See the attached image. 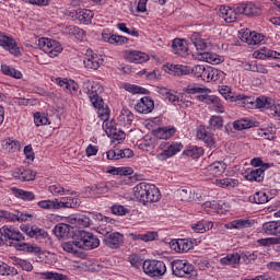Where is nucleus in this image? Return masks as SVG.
Wrapping results in <instances>:
<instances>
[{
	"mask_svg": "<svg viewBox=\"0 0 280 280\" xmlns=\"http://www.w3.org/2000/svg\"><path fill=\"white\" fill-rule=\"evenodd\" d=\"M72 221V224L79 229H86L88 226H91V218L86 217L85 214H79L73 218Z\"/></svg>",
	"mask_w": 280,
	"mask_h": 280,
	"instance_id": "39",
	"label": "nucleus"
},
{
	"mask_svg": "<svg viewBox=\"0 0 280 280\" xmlns=\"http://www.w3.org/2000/svg\"><path fill=\"white\" fill-rule=\"evenodd\" d=\"M61 248L66 253H71L72 255H78V253H80V250H82L80 241L78 240V233L74 234L72 241L62 243Z\"/></svg>",
	"mask_w": 280,
	"mask_h": 280,
	"instance_id": "20",
	"label": "nucleus"
},
{
	"mask_svg": "<svg viewBox=\"0 0 280 280\" xmlns=\"http://www.w3.org/2000/svg\"><path fill=\"white\" fill-rule=\"evenodd\" d=\"M197 138L200 139L202 142H205L208 148H213L214 145L213 136L207 132V129H205V127L198 128Z\"/></svg>",
	"mask_w": 280,
	"mask_h": 280,
	"instance_id": "28",
	"label": "nucleus"
},
{
	"mask_svg": "<svg viewBox=\"0 0 280 280\" xmlns=\"http://www.w3.org/2000/svg\"><path fill=\"white\" fill-rule=\"evenodd\" d=\"M261 10L253 2H242L236 4V14L244 16H258Z\"/></svg>",
	"mask_w": 280,
	"mask_h": 280,
	"instance_id": "11",
	"label": "nucleus"
},
{
	"mask_svg": "<svg viewBox=\"0 0 280 280\" xmlns=\"http://www.w3.org/2000/svg\"><path fill=\"white\" fill-rule=\"evenodd\" d=\"M12 194L15 196V198H21V200L32 201L35 200L36 195L32 191L23 190L16 187L11 188Z\"/></svg>",
	"mask_w": 280,
	"mask_h": 280,
	"instance_id": "31",
	"label": "nucleus"
},
{
	"mask_svg": "<svg viewBox=\"0 0 280 280\" xmlns=\"http://www.w3.org/2000/svg\"><path fill=\"white\" fill-rule=\"evenodd\" d=\"M272 164L270 163H265L261 165V167L259 168H255V170H252L246 176V180H249V182H255V183H262L264 182V173L266 172V170H269V167L271 166Z\"/></svg>",
	"mask_w": 280,
	"mask_h": 280,
	"instance_id": "15",
	"label": "nucleus"
},
{
	"mask_svg": "<svg viewBox=\"0 0 280 280\" xmlns=\"http://www.w3.org/2000/svg\"><path fill=\"white\" fill-rule=\"evenodd\" d=\"M37 205L40 209H47L48 211H51V209H59L58 199L38 201Z\"/></svg>",
	"mask_w": 280,
	"mask_h": 280,
	"instance_id": "54",
	"label": "nucleus"
},
{
	"mask_svg": "<svg viewBox=\"0 0 280 280\" xmlns=\"http://www.w3.org/2000/svg\"><path fill=\"white\" fill-rule=\"evenodd\" d=\"M237 15L240 13H236V7L232 9L231 7H220L219 9V16L225 21V23H234V21H237Z\"/></svg>",
	"mask_w": 280,
	"mask_h": 280,
	"instance_id": "18",
	"label": "nucleus"
},
{
	"mask_svg": "<svg viewBox=\"0 0 280 280\" xmlns=\"http://www.w3.org/2000/svg\"><path fill=\"white\" fill-rule=\"evenodd\" d=\"M202 154L203 150L200 147H192L186 151V155L191 156L192 159H199V156H202Z\"/></svg>",
	"mask_w": 280,
	"mask_h": 280,
	"instance_id": "61",
	"label": "nucleus"
},
{
	"mask_svg": "<svg viewBox=\"0 0 280 280\" xmlns=\"http://www.w3.org/2000/svg\"><path fill=\"white\" fill-rule=\"evenodd\" d=\"M235 102H242V105L244 107L250 105V106H255V98L250 97V96H246L244 94H238L235 96Z\"/></svg>",
	"mask_w": 280,
	"mask_h": 280,
	"instance_id": "55",
	"label": "nucleus"
},
{
	"mask_svg": "<svg viewBox=\"0 0 280 280\" xmlns=\"http://www.w3.org/2000/svg\"><path fill=\"white\" fill-rule=\"evenodd\" d=\"M253 221L249 219H237L228 224V229H250Z\"/></svg>",
	"mask_w": 280,
	"mask_h": 280,
	"instance_id": "34",
	"label": "nucleus"
},
{
	"mask_svg": "<svg viewBox=\"0 0 280 280\" xmlns=\"http://www.w3.org/2000/svg\"><path fill=\"white\" fill-rule=\"evenodd\" d=\"M133 196L139 202H159L161 200V190L154 184L141 182L133 187Z\"/></svg>",
	"mask_w": 280,
	"mask_h": 280,
	"instance_id": "2",
	"label": "nucleus"
},
{
	"mask_svg": "<svg viewBox=\"0 0 280 280\" xmlns=\"http://www.w3.org/2000/svg\"><path fill=\"white\" fill-rule=\"evenodd\" d=\"M70 34H73L75 36L77 40H84L86 38V33L84 30L78 27V26H71L70 27Z\"/></svg>",
	"mask_w": 280,
	"mask_h": 280,
	"instance_id": "56",
	"label": "nucleus"
},
{
	"mask_svg": "<svg viewBox=\"0 0 280 280\" xmlns=\"http://www.w3.org/2000/svg\"><path fill=\"white\" fill-rule=\"evenodd\" d=\"M172 247L177 253H187L191 250V243L187 240H178L176 243H173Z\"/></svg>",
	"mask_w": 280,
	"mask_h": 280,
	"instance_id": "37",
	"label": "nucleus"
},
{
	"mask_svg": "<svg viewBox=\"0 0 280 280\" xmlns=\"http://www.w3.org/2000/svg\"><path fill=\"white\" fill-rule=\"evenodd\" d=\"M0 275H2V277L4 276L16 277V275H19V270L14 267H10L8 264L3 261H0Z\"/></svg>",
	"mask_w": 280,
	"mask_h": 280,
	"instance_id": "48",
	"label": "nucleus"
},
{
	"mask_svg": "<svg viewBox=\"0 0 280 280\" xmlns=\"http://www.w3.org/2000/svg\"><path fill=\"white\" fill-rule=\"evenodd\" d=\"M42 279L45 280H66L67 276L54 271H45L40 273Z\"/></svg>",
	"mask_w": 280,
	"mask_h": 280,
	"instance_id": "52",
	"label": "nucleus"
},
{
	"mask_svg": "<svg viewBox=\"0 0 280 280\" xmlns=\"http://www.w3.org/2000/svg\"><path fill=\"white\" fill-rule=\"evenodd\" d=\"M34 121L35 126H47V124H49V118H47V115L45 114L35 113Z\"/></svg>",
	"mask_w": 280,
	"mask_h": 280,
	"instance_id": "57",
	"label": "nucleus"
},
{
	"mask_svg": "<svg viewBox=\"0 0 280 280\" xmlns=\"http://www.w3.org/2000/svg\"><path fill=\"white\" fill-rule=\"evenodd\" d=\"M177 197L179 198V200H182L183 202H189V200H191V189L190 188H180L177 189L176 191Z\"/></svg>",
	"mask_w": 280,
	"mask_h": 280,
	"instance_id": "53",
	"label": "nucleus"
},
{
	"mask_svg": "<svg viewBox=\"0 0 280 280\" xmlns=\"http://www.w3.org/2000/svg\"><path fill=\"white\" fill-rule=\"evenodd\" d=\"M0 47H3V49L10 51L12 56H21V47H19L16 40H14V38L8 37L7 35H3L2 33H0Z\"/></svg>",
	"mask_w": 280,
	"mask_h": 280,
	"instance_id": "10",
	"label": "nucleus"
},
{
	"mask_svg": "<svg viewBox=\"0 0 280 280\" xmlns=\"http://www.w3.org/2000/svg\"><path fill=\"white\" fill-rule=\"evenodd\" d=\"M242 259V255L234 253L230 254L226 257L221 258V264L223 266H235L240 264V260Z\"/></svg>",
	"mask_w": 280,
	"mask_h": 280,
	"instance_id": "41",
	"label": "nucleus"
},
{
	"mask_svg": "<svg viewBox=\"0 0 280 280\" xmlns=\"http://www.w3.org/2000/svg\"><path fill=\"white\" fill-rule=\"evenodd\" d=\"M48 190L50 191V194H52V196H65V194L69 191L65 189V187L60 186V184L49 186Z\"/></svg>",
	"mask_w": 280,
	"mask_h": 280,
	"instance_id": "58",
	"label": "nucleus"
},
{
	"mask_svg": "<svg viewBox=\"0 0 280 280\" xmlns=\"http://www.w3.org/2000/svg\"><path fill=\"white\" fill-rule=\"evenodd\" d=\"M172 49L177 56H187V51H189L187 40L180 38H175L173 40Z\"/></svg>",
	"mask_w": 280,
	"mask_h": 280,
	"instance_id": "24",
	"label": "nucleus"
},
{
	"mask_svg": "<svg viewBox=\"0 0 280 280\" xmlns=\"http://www.w3.org/2000/svg\"><path fill=\"white\" fill-rule=\"evenodd\" d=\"M166 149L159 154V156H162L164 159H170V156H174L175 154H178L180 150H183V144L178 142H170L166 143Z\"/></svg>",
	"mask_w": 280,
	"mask_h": 280,
	"instance_id": "25",
	"label": "nucleus"
},
{
	"mask_svg": "<svg viewBox=\"0 0 280 280\" xmlns=\"http://www.w3.org/2000/svg\"><path fill=\"white\" fill-rule=\"evenodd\" d=\"M262 231L266 235H280V220L264 223Z\"/></svg>",
	"mask_w": 280,
	"mask_h": 280,
	"instance_id": "27",
	"label": "nucleus"
},
{
	"mask_svg": "<svg viewBox=\"0 0 280 280\" xmlns=\"http://www.w3.org/2000/svg\"><path fill=\"white\" fill-rule=\"evenodd\" d=\"M58 205V209H75V207H80V200L73 197H63Z\"/></svg>",
	"mask_w": 280,
	"mask_h": 280,
	"instance_id": "29",
	"label": "nucleus"
},
{
	"mask_svg": "<svg viewBox=\"0 0 280 280\" xmlns=\"http://www.w3.org/2000/svg\"><path fill=\"white\" fill-rule=\"evenodd\" d=\"M209 126L212 130H222V128H224V118L213 115L209 119Z\"/></svg>",
	"mask_w": 280,
	"mask_h": 280,
	"instance_id": "44",
	"label": "nucleus"
},
{
	"mask_svg": "<svg viewBox=\"0 0 280 280\" xmlns=\"http://www.w3.org/2000/svg\"><path fill=\"white\" fill-rule=\"evenodd\" d=\"M125 91H128V93H132L133 95L137 94H141V95H145L147 91L144 88H141L139 85H135V84H130V83H126L124 85Z\"/></svg>",
	"mask_w": 280,
	"mask_h": 280,
	"instance_id": "51",
	"label": "nucleus"
},
{
	"mask_svg": "<svg viewBox=\"0 0 280 280\" xmlns=\"http://www.w3.org/2000/svg\"><path fill=\"white\" fill-rule=\"evenodd\" d=\"M241 40L247 45H259V43H264V35L246 30L241 35Z\"/></svg>",
	"mask_w": 280,
	"mask_h": 280,
	"instance_id": "17",
	"label": "nucleus"
},
{
	"mask_svg": "<svg viewBox=\"0 0 280 280\" xmlns=\"http://www.w3.org/2000/svg\"><path fill=\"white\" fill-rule=\"evenodd\" d=\"M253 126H255V122H253V120L247 118L235 120L233 122L234 130H248V128H253Z\"/></svg>",
	"mask_w": 280,
	"mask_h": 280,
	"instance_id": "43",
	"label": "nucleus"
},
{
	"mask_svg": "<svg viewBox=\"0 0 280 280\" xmlns=\"http://www.w3.org/2000/svg\"><path fill=\"white\" fill-rule=\"evenodd\" d=\"M79 244H81V250H93L100 246V238L91 232L79 231L77 232Z\"/></svg>",
	"mask_w": 280,
	"mask_h": 280,
	"instance_id": "7",
	"label": "nucleus"
},
{
	"mask_svg": "<svg viewBox=\"0 0 280 280\" xmlns=\"http://www.w3.org/2000/svg\"><path fill=\"white\" fill-rule=\"evenodd\" d=\"M77 16L81 23H84V25H91L95 14L91 10L83 9L77 13Z\"/></svg>",
	"mask_w": 280,
	"mask_h": 280,
	"instance_id": "33",
	"label": "nucleus"
},
{
	"mask_svg": "<svg viewBox=\"0 0 280 280\" xmlns=\"http://www.w3.org/2000/svg\"><path fill=\"white\" fill-rule=\"evenodd\" d=\"M142 268L149 277H163L167 272V267L162 260H145Z\"/></svg>",
	"mask_w": 280,
	"mask_h": 280,
	"instance_id": "6",
	"label": "nucleus"
},
{
	"mask_svg": "<svg viewBox=\"0 0 280 280\" xmlns=\"http://www.w3.org/2000/svg\"><path fill=\"white\" fill-rule=\"evenodd\" d=\"M83 65L85 69H93L94 71H97L100 69V57L97 55H93L92 51H89L85 54Z\"/></svg>",
	"mask_w": 280,
	"mask_h": 280,
	"instance_id": "22",
	"label": "nucleus"
},
{
	"mask_svg": "<svg viewBox=\"0 0 280 280\" xmlns=\"http://www.w3.org/2000/svg\"><path fill=\"white\" fill-rule=\"evenodd\" d=\"M22 231L26 233L28 237H34L35 240H47L49 237V234L47 233V231L36 225H33V226L23 225Z\"/></svg>",
	"mask_w": 280,
	"mask_h": 280,
	"instance_id": "13",
	"label": "nucleus"
},
{
	"mask_svg": "<svg viewBox=\"0 0 280 280\" xmlns=\"http://www.w3.org/2000/svg\"><path fill=\"white\" fill-rule=\"evenodd\" d=\"M113 189V183L110 182H103L92 186V191L96 194H108Z\"/></svg>",
	"mask_w": 280,
	"mask_h": 280,
	"instance_id": "45",
	"label": "nucleus"
},
{
	"mask_svg": "<svg viewBox=\"0 0 280 280\" xmlns=\"http://www.w3.org/2000/svg\"><path fill=\"white\" fill-rule=\"evenodd\" d=\"M176 135V128L174 127H163L155 131L158 139H172Z\"/></svg>",
	"mask_w": 280,
	"mask_h": 280,
	"instance_id": "35",
	"label": "nucleus"
},
{
	"mask_svg": "<svg viewBox=\"0 0 280 280\" xmlns=\"http://www.w3.org/2000/svg\"><path fill=\"white\" fill-rule=\"evenodd\" d=\"M225 73L222 70H218L210 67L209 82H218V80H224Z\"/></svg>",
	"mask_w": 280,
	"mask_h": 280,
	"instance_id": "50",
	"label": "nucleus"
},
{
	"mask_svg": "<svg viewBox=\"0 0 280 280\" xmlns=\"http://www.w3.org/2000/svg\"><path fill=\"white\" fill-rule=\"evenodd\" d=\"M0 240H2V245L13 246L16 250L35 254L40 253V247L25 243V236L12 226L4 225L0 229Z\"/></svg>",
	"mask_w": 280,
	"mask_h": 280,
	"instance_id": "1",
	"label": "nucleus"
},
{
	"mask_svg": "<svg viewBox=\"0 0 280 280\" xmlns=\"http://www.w3.org/2000/svg\"><path fill=\"white\" fill-rule=\"evenodd\" d=\"M15 266H20V268H22V270H25L26 272H32V270H34V266L32 265V262L23 259L15 260Z\"/></svg>",
	"mask_w": 280,
	"mask_h": 280,
	"instance_id": "62",
	"label": "nucleus"
},
{
	"mask_svg": "<svg viewBox=\"0 0 280 280\" xmlns=\"http://www.w3.org/2000/svg\"><path fill=\"white\" fill-rule=\"evenodd\" d=\"M226 172V164L223 162H214L201 171L202 176L211 180V178H217L222 176Z\"/></svg>",
	"mask_w": 280,
	"mask_h": 280,
	"instance_id": "8",
	"label": "nucleus"
},
{
	"mask_svg": "<svg viewBox=\"0 0 280 280\" xmlns=\"http://www.w3.org/2000/svg\"><path fill=\"white\" fill-rule=\"evenodd\" d=\"M137 113L148 115L154 110V101L150 96H143L135 106Z\"/></svg>",
	"mask_w": 280,
	"mask_h": 280,
	"instance_id": "14",
	"label": "nucleus"
},
{
	"mask_svg": "<svg viewBox=\"0 0 280 280\" xmlns=\"http://www.w3.org/2000/svg\"><path fill=\"white\" fill-rule=\"evenodd\" d=\"M112 212L115 215H126V213H130V210L124 206H113L112 207Z\"/></svg>",
	"mask_w": 280,
	"mask_h": 280,
	"instance_id": "64",
	"label": "nucleus"
},
{
	"mask_svg": "<svg viewBox=\"0 0 280 280\" xmlns=\"http://www.w3.org/2000/svg\"><path fill=\"white\" fill-rule=\"evenodd\" d=\"M103 244L107 248H120L124 245V234L119 232H106L103 237Z\"/></svg>",
	"mask_w": 280,
	"mask_h": 280,
	"instance_id": "9",
	"label": "nucleus"
},
{
	"mask_svg": "<svg viewBox=\"0 0 280 280\" xmlns=\"http://www.w3.org/2000/svg\"><path fill=\"white\" fill-rule=\"evenodd\" d=\"M135 121V115L129 109H122L118 116V124L125 128H130Z\"/></svg>",
	"mask_w": 280,
	"mask_h": 280,
	"instance_id": "26",
	"label": "nucleus"
},
{
	"mask_svg": "<svg viewBox=\"0 0 280 280\" xmlns=\"http://www.w3.org/2000/svg\"><path fill=\"white\" fill-rule=\"evenodd\" d=\"M86 94L89 95L90 102L94 108H97V115L103 120L106 121L110 115L108 107H104V98L100 96V93L104 91V88L100 86L97 83L89 85Z\"/></svg>",
	"mask_w": 280,
	"mask_h": 280,
	"instance_id": "3",
	"label": "nucleus"
},
{
	"mask_svg": "<svg viewBox=\"0 0 280 280\" xmlns=\"http://www.w3.org/2000/svg\"><path fill=\"white\" fill-rule=\"evenodd\" d=\"M159 237V233L156 232H148L145 234H139L138 240H141L142 242H154Z\"/></svg>",
	"mask_w": 280,
	"mask_h": 280,
	"instance_id": "63",
	"label": "nucleus"
},
{
	"mask_svg": "<svg viewBox=\"0 0 280 280\" xmlns=\"http://www.w3.org/2000/svg\"><path fill=\"white\" fill-rule=\"evenodd\" d=\"M250 200H253V202H255L256 205H266V202H268L270 198H268V195L265 191L260 190L255 192Z\"/></svg>",
	"mask_w": 280,
	"mask_h": 280,
	"instance_id": "49",
	"label": "nucleus"
},
{
	"mask_svg": "<svg viewBox=\"0 0 280 280\" xmlns=\"http://www.w3.org/2000/svg\"><path fill=\"white\" fill-rule=\"evenodd\" d=\"M199 56L202 60L206 62H209L210 65H220L222 62V58L215 52H199Z\"/></svg>",
	"mask_w": 280,
	"mask_h": 280,
	"instance_id": "36",
	"label": "nucleus"
},
{
	"mask_svg": "<svg viewBox=\"0 0 280 280\" xmlns=\"http://www.w3.org/2000/svg\"><path fill=\"white\" fill-rule=\"evenodd\" d=\"M259 54L260 56H265L266 58H273L275 60H280V52L270 50L268 48L260 49Z\"/></svg>",
	"mask_w": 280,
	"mask_h": 280,
	"instance_id": "60",
	"label": "nucleus"
},
{
	"mask_svg": "<svg viewBox=\"0 0 280 280\" xmlns=\"http://www.w3.org/2000/svg\"><path fill=\"white\" fill-rule=\"evenodd\" d=\"M71 231V226L67 223H59L55 226L54 233L56 237H67Z\"/></svg>",
	"mask_w": 280,
	"mask_h": 280,
	"instance_id": "38",
	"label": "nucleus"
},
{
	"mask_svg": "<svg viewBox=\"0 0 280 280\" xmlns=\"http://www.w3.org/2000/svg\"><path fill=\"white\" fill-rule=\"evenodd\" d=\"M191 229L195 231V233H207L210 229H213V223H209L205 220H201L195 224L191 225Z\"/></svg>",
	"mask_w": 280,
	"mask_h": 280,
	"instance_id": "40",
	"label": "nucleus"
},
{
	"mask_svg": "<svg viewBox=\"0 0 280 280\" xmlns=\"http://www.w3.org/2000/svg\"><path fill=\"white\" fill-rule=\"evenodd\" d=\"M171 266L175 277H185L186 279H196L198 277V272L187 260H174Z\"/></svg>",
	"mask_w": 280,
	"mask_h": 280,
	"instance_id": "4",
	"label": "nucleus"
},
{
	"mask_svg": "<svg viewBox=\"0 0 280 280\" xmlns=\"http://www.w3.org/2000/svg\"><path fill=\"white\" fill-rule=\"evenodd\" d=\"M13 176L16 178V180H22V183H26L30 180H34L36 178V173L30 168H15L13 171Z\"/></svg>",
	"mask_w": 280,
	"mask_h": 280,
	"instance_id": "19",
	"label": "nucleus"
},
{
	"mask_svg": "<svg viewBox=\"0 0 280 280\" xmlns=\"http://www.w3.org/2000/svg\"><path fill=\"white\" fill-rule=\"evenodd\" d=\"M276 135H277L276 127H267V128L258 129V137H262V139H267L268 141H272Z\"/></svg>",
	"mask_w": 280,
	"mask_h": 280,
	"instance_id": "42",
	"label": "nucleus"
},
{
	"mask_svg": "<svg viewBox=\"0 0 280 280\" xmlns=\"http://www.w3.org/2000/svg\"><path fill=\"white\" fill-rule=\"evenodd\" d=\"M190 43L196 47L197 51H205L211 45L209 40L200 36V33H192L190 35Z\"/></svg>",
	"mask_w": 280,
	"mask_h": 280,
	"instance_id": "23",
	"label": "nucleus"
},
{
	"mask_svg": "<svg viewBox=\"0 0 280 280\" xmlns=\"http://www.w3.org/2000/svg\"><path fill=\"white\" fill-rule=\"evenodd\" d=\"M191 73L195 78H201L203 82H209L211 75V66L197 65L192 68Z\"/></svg>",
	"mask_w": 280,
	"mask_h": 280,
	"instance_id": "21",
	"label": "nucleus"
},
{
	"mask_svg": "<svg viewBox=\"0 0 280 280\" xmlns=\"http://www.w3.org/2000/svg\"><path fill=\"white\" fill-rule=\"evenodd\" d=\"M2 148L5 152H18L20 150L21 144L19 141H14L12 139H5L2 141Z\"/></svg>",
	"mask_w": 280,
	"mask_h": 280,
	"instance_id": "46",
	"label": "nucleus"
},
{
	"mask_svg": "<svg viewBox=\"0 0 280 280\" xmlns=\"http://www.w3.org/2000/svg\"><path fill=\"white\" fill-rule=\"evenodd\" d=\"M185 93H187L188 95H197L200 94L202 95V93H211V90H209L208 88H202L200 86V84L198 83H190L188 84L185 89H184Z\"/></svg>",
	"mask_w": 280,
	"mask_h": 280,
	"instance_id": "30",
	"label": "nucleus"
},
{
	"mask_svg": "<svg viewBox=\"0 0 280 280\" xmlns=\"http://www.w3.org/2000/svg\"><path fill=\"white\" fill-rule=\"evenodd\" d=\"M38 47L42 51L46 52L49 58H56L59 54H62L63 49L60 42L47 37L39 38Z\"/></svg>",
	"mask_w": 280,
	"mask_h": 280,
	"instance_id": "5",
	"label": "nucleus"
},
{
	"mask_svg": "<svg viewBox=\"0 0 280 280\" xmlns=\"http://www.w3.org/2000/svg\"><path fill=\"white\" fill-rule=\"evenodd\" d=\"M103 130L106 132L107 137H112V139H116V141L126 139V133L116 129L115 124L108 119L103 120Z\"/></svg>",
	"mask_w": 280,
	"mask_h": 280,
	"instance_id": "12",
	"label": "nucleus"
},
{
	"mask_svg": "<svg viewBox=\"0 0 280 280\" xmlns=\"http://www.w3.org/2000/svg\"><path fill=\"white\" fill-rule=\"evenodd\" d=\"M257 257H259V253L254 252H245L243 254H241V259L245 262V264H250V261H255L257 259Z\"/></svg>",
	"mask_w": 280,
	"mask_h": 280,
	"instance_id": "59",
	"label": "nucleus"
},
{
	"mask_svg": "<svg viewBox=\"0 0 280 280\" xmlns=\"http://www.w3.org/2000/svg\"><path fill=\"white\" fill-rule=\"evenodd\" d=\"M1 71L4 75H10L11 78H15L16 80H21V78H23V74L21 73V71L16 70L8 65H2Z\"/></svg>",
	"mask_w": 280,
	"mask_h": 280,
	"instance_id": "47",
	"label": "nucleus"
},
{
	"mask_svg": "<svg viewBox=\"0 0 280 280\" xmlns=\"http://www.w3.org/2000/svg\"><path fill=\"white\" fill-rule=\"evenodd\" d=\"M168 70L174 75H189V73H191L192 68H190L189 66H183V65H171L168 67Z\"/></svg>",
	"mask_w": 280,
	"mask_h": 280,
	"instance_id": "32",
	"label": "nucleus"
},
{
	"mask_svg": "<svg viewBox=\"0 0 280 280\" xmlns=\"http://www.w3.org/2000/svg\"><path fill=\"white\" fill-rule=\"evenodd\" d=\"M125 58L128 62H135L136 65H143V62H148V60H150V56H148V54L138 50H127Z\"/></svg>",
	"mask_w": 280,
	"mask_h": 280,
	"instance_id": "16",
	"label": "nucleus"
}]
</instances>
